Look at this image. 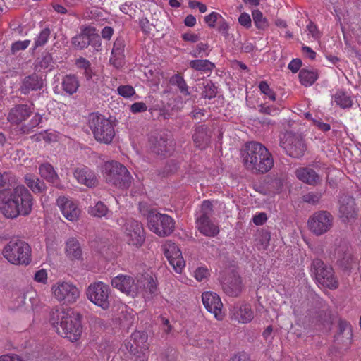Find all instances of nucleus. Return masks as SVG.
Masks as SVG:
<instances>
[{
    "label": "nucleus",
    "instance_id": "nucleus-1",
    "mask_svg": "<svg viewBox=\"0 0 361 361\" xmlns=\"http://www.w3.org/2000/svg\"><path fill=\"white\" fill-rule=\"evenodd\" d=\"M32 205V195L24 185L0 190V211L8 219L27 216Z\"/></svg>",
    "mask_w": 361,
    "mask_h": 361
},
{
    "label": "nucleus",
    "instance_id": "nucleus-2",
    "mask_svg": "<svg viewBox=\"0 0 361 361\" xmlns=\"http://www.w3.org/2000/svg\"><path fill=\"white\" fill-rule=\"evenodd\" d=\"M50 322L59 335L71 342L78 341L82 334L80 315L71 308L60 307L53 309Z\"/></svg>",
    "mask_w": 361,
    "mask_h": 361
},
{
    "label": "nucleus",
    "instance_id": "nucleus-3",
    "mask_svg": "<svg viewBox=\"0 0 361 361\" xmlns=\"http://www.w3.org/2000/svg\"><path fill=\"white\" fill-rule=\"evenodd\" d=\"M241 157L245 167L255 173H266L274 166L272 154L258 142H246L241 149Z\"/></svg>",
    "mask_w": 361,
    "mask_h": 361
},
{
    "label": "nucleus",
    "instance_id": "nucleus-4",
    "mask_svg": "<svg viewBox=\"0 0 361 361\" xmlns=\"http://www.w3.org/2000/svg\"><path fill=\"white\" fill-rule=\"evenodd\" d=\"M42 116L34 113L33 104H16L11 108L7 116L8 121L12 125H21L23 134L31 133L42 122Z\"/></svg>",
    "mask_w": 361,
    "mask_h": 361
},
{
    "label": "nucleus",
    "instance_id": "nucleus-5",
    "mask_svg": "<svg viewBox=\"0 0 361 361\" xmlns=\"http://www.w3.org/2000/svg\"><path fill=\"white\" fill-rule=\"evenodd\" d=\"M140 213L147 219L149 229L160 237L169 235L175 228V221L169 215L161 214L155 209L140 204Z\"/></svg>",
    "mask_w": 361,
    "mask_h": 361
},
{
    "label": "nucleus",
    "instance_id": "nucleus-6",
    "mask_svg": "<svg viewBox=\"0 0 361 361\" xmlns=\"http://www.w3.org/2000/svg\"><path fill=\"white\" fill-rule=\"evenodd\" d=\"M106 182L117 188L128 189L133 178L126 166L116 161L106 162L102 167Z\"/></svg>",
    "mask_w": 361,
    "mask_h": 361
},
{
    "label": "nucleus",
    "instance_id": "nucleus-7",
    "mask_svg": "<svg viewBox=\"0 0 361 361\" xmlns=\"http://www.w3.org/2000/svg\"><path fill=\"white\" fill-rule=\"evenodd\" d=\"M88 125L97 142L107 145L112 142L115 136V130L109 119L102 114H91Z\"/></svg>",
    "mask_w": 361,
    "mask_h": 361
},
{
    "label": "nucleus",
    "instance_id": "nucleus-8",
    "mask_svg": "<svg viewBox=\"0 0 361 361\" xmlns=\"http://www.w3.org/2000/svg\"><path fill=\"white\" fill-rule=\"evenodd\" d=\"M3 255L13 264L27 265L31 262V247L21 240H11L4 248Z\"/></svg>",
    "mask_w": 361,
    "mask_h": 361
},
{
    "label": "nucleus",
    "instance_id": "nucleus-9",
    "mask_svg": "<svg viewBox=\"0 0 361 361\" xmlns=\"http://www.w3.org/2000/svg\"><path fill=\"white\" fill-rule=\"evenodd\" d=\"M311 273L316 281L324 287L336 289L338 286V281L334 274L333 268L319 259H315L311 264Z\"/></svg>",
    "mask_w": 361,
    "mask_h": 361
},
{
    "label": "nucleus",
    "instance_id": "nucleus-10",
    "mask_svg": "<svg viewBox=\"0 0 361 361\" xmlns=\"http://www.w3.org/2000/svg\"><path fill=\"white\" fill-rule=\"evenodd\" d=\"M334 220V218L329 212L320 210L310 216L307 225L312 233L317 236H319L331 229Z\"/></svg>",
    "mask_w": 361,
    "mask_h": 361
},
{
    "label": "nucleus",
    "instance_id": "nucleus-11",
    "mask_svg": "<svg viewBox=\"0 0 361 361\" xmlns=\"http://www.w3.org/2000/svg\"><path fill=\"white\" fill-rule=\"evenodd\" d=\"M54 298L63 305L73 304L80 296L78 288L72 283L58 281L51 287Z\"/></svg>",
    "mask_w": 361,
    "mask_h": 361
},
{
    "label": "nucleus",
    "instance_id": "nucleus-12",
    "mask_svg": "<svg viewBox=\"0 0 361 361\" xmlns=\"http://www.w3.org/2000/svg\"><path fill=\"white\" fill-rule=\"evenodd\" d=\"M124 238L128 245L140 247L145 241V235L142 224L133 219L125 220L123 225Z\"/></svg>",
    "mask_w": 361,
    "mask_h": 361
},
{
    "label": "nucleus",
    "instance_id": "nucleus-13",
    "mask_svg": "<svg viewBox=\"0 0 361 361\" xmlns=\"http://www.w3.org/2000/svg\"><path fill=\"white\" fill-rule=\"evenodd\" d=\"M281 147L286 154L293 158H300L307 149L306 144L302 137L296 133H287L281 141Z\"/></svg>",
    "mask_w": 361,
    "mask_h": 361
},
{
    "label": "nucleus",
    "instance_id": "nucleus-14",
    "mask_svg": "<svg viewBox=\"0 0 361 361\" xmlns=\"http://www.w3.org/2000/svg\"><path fill=\"white\" fill-rule=\"evenodd\" d=\"M109 286L101 281L90 284L86 292L87 298L103 310H107L109 307Z\"/></svg>",
    "mask_w": 361,
    "mask_h": 361
},
{
    "label": "nucleus",
    "instance_id": "nucleus-15",
    "mask_svg": "<svg viewBox=\"0 0 361 361\" xmlns=\"http://www.w3.org/2000/svg\"><path fill=\"white\" fill-rule=\"evenodd\" d=\"M113 287L118 289L128 295L134 297L137 295L141 286L130 276L119 274L111 280Z\"/></svg>",
    "mask_w": 361,
    "mask_h": 361
},
{
    "label": "nucleus",
    "instance_id": "nucleus-16",
    "mask_svg": "<svg viewBox=\"0 0 361 361\" xmlns=\"http://www.w3.org/2000/svg\"><path fill=\"white\" fill-rule=\"evenodd\" d=\"M163 252L174 270L180 273L185 266L182 253L176 243L167 241L162 245Z\"/></svg>",
    "mask_w": 361,
    "mask_h": 361
},
{
    "label": "nucleus",
    "instance_id": "nucleus-17",
    "mask_svg": "<svg viewBox=\"0 0 361 361\" xmlns=\"http://www.w3.org/2000/svg\"><path fill=\"white\" fill-rule=\"evenodd\" d=\"M174 149V140L169 133L159 134L154 139L152 150L157 154L170 155Z\"/></svg>",
    "mask_w": 361,
    "mask_h": 361
},
{
    "label": "nucleus",
    "instance_id": "nucleus-18",
    "mask_svg": "<svg viewBox=\"0 0 361 361\" xmlns=\"http://www.w3.org/2000/svg\"><path fill=\"white\" fill-rule=\"evenodd\" d=\"M334 257L337 264L344 270L350 269L354 262L351 250L345 242L340 241L336 245Z\"/></svg>",
    "mask_w": 361,
    "mask_h": 361
},
{
    "label": "nucleus",
    "instance_id": "nucleus-19",
    "mask_svg": "<svg viewBox=\"0 0 361 361\" xmlns=\"http://www.w3.org/2000/svg\"><path fill=\"white\" fill-rule=\"evenodd\" d=\"M202 300L207 311L214 314L215 318L218 320H221L223 319V304L219 296L216 293L212 292L203 293L202 295Z\"/></svg>",
    "mask_w": 361,
    "mask_h": 361
},
{
    "label": "nucleus",
    "instance_id": "nucleus-20",
    "mask_svg": "<svg viewBox=\"0 0 361 361\" xmlns=\"http://www.w3.org/2000/svg\"><path fill=\"white\" fill-rule=\"evenodd\" d=\"M56 204L67 220L75 221L78 219L80 210L73 200L64 196L59 197L56 200Z\"/></svg>",
    "mask_w": 361,
    "mask_h": 361
},
{
    "label": "nucleus",
    "instance_id": "nucleus-21",
    "mask_svg": "<svg viewBox=\"0 0 361 361\" xmlns=\"http://www.w3.org/2000/svg\"><path fill=\"white\" fill-rule=\"evenodd\" d=\"M338 212L342 218L354 219L357 215L354 198L348 195L342 194L338 199Z\"/></svg>",
    "mask_w": 361,
    "mask_h": 361
},
{
    "label": "nucleus",
    "instance_id": "nucleus-22",
    "mask_svg": "<svg viewBox=\"0 0 361 361\" xmlns=\"http://www.w3.org/2000/svg\"><path fill=\"white\" fill-rule=\"evenodd\" d=\"M222 289L228 296H238L242 291L241 278L234 273L230 274L223 281Z\"/></svg>",
    "mask_w": 361,
    "mask_h": 361
},
{
    "label": "nucleus",
    "instance_id": "nucleus-23",
    "mask_svg": "<svg viewBox=\"0 0 361 361\" xmlns=\"http://www.w3.org/2000/svg\"><path fill=\"white\" fill-rule=\"evenodd\" d=\"M231 318L240 323H249L254 318V312L249 304H238L231 310Z\"/></svg>",
    "mask_w": 361,
    "mask_h": 361
},
{
    "label": "nucleus",
    "instance_id": "nucleus-24",
    "mask_svg": "<svg viewBox=\"0 0 361 361\" xmlns=\"http://www.w3.org/2000/svg\"><path fill=\"white\" fill-rule=\"evenodd\" d=\"M43 85L42 78L36 73H32L23 79L19 90L21 94L26 95L32 91L41 90Z\"/></svg>",
    "mask_w": 361,
    "mask_h": 361
},
{
    "label": "nucleus",
    "instance_id": "nucleus-25",
    "mask_svg": "<svg viewBox=\"0 0 361 361\" xmlns=\"http://www.w3.org/2000/svg\"><path fill=\"white\" fill-rule=\"evenodd\" d=\"M295 174L300 181L310 185H317L320 184L322 181L318 173L310 167L298 168L295 170Z\"/></svg>",
    "mask_w": 361,
    "mask_h": 361
},
{
    "label": "nucleus",
    "instance_id": "nucleus-26",
    "mask_svg": "<svg viewBox=\"0 0 361 361\" xmlns=\"http://www.w3.org/2000/svg\"><path fill=\"white\" fill-rule=\"evenodd\" d=\"M194 131L192 140L195 146L201 149H204L209 143L211 131L205 125L195 126Z\"/></svg>",
    "mask_w": 361,
    "mask_h": 361
},
{
    "label": "nucleus",
    "instance_id": "nucleus-27",
    "mask_svg": "<svg viewBox=\"0 0 361 361\" xmlns=\"http://www.w3.org/2000/svg\"><path fill=\"white\" fill-rule=\"evenodd\" d=\"M73 175L78 183L87 187L92 188L97 184V178L94 172L86 166L76 168Z\"/></svg>",
    "mask_w": 361,
    "mask_h": 361
},
{
    "label": "nucleus",
    "instance_id": "nucleus-28",
    "mask_svg": "<svg viewBox=\"0 0 361 361\" xmlns=\"http://www.w3.org/2000/svg\"><path fill=\"white\" fill-rule=\"evenodd\" d=\"M333 322V315L328 305H322L321 308L314 313L312 323L316 325H322L324 327H329Z\"/></svg>",
    "mask_w": 361,
    "mask_h": 361
},
{
    "label": "nucleus",
    "instance_id": "nucleus-29",
    "mask_svg": "<svg viewBox=\"0 0 361 361\" xmlns=\"http://www.w3.org/2000/svg\"><path fill=\"white\" fill-rule=\"evenodd\" d=\"M95 32V28L87 27L82 30L80 34L75 36L71 39L73 46L78 49H83L90 44V36Z\"/></svg>",
    "mask_w": 361,
    "mask_h": 361
},
{
    "label": "nucleus",
    "instance_id": "nucleus-30",
    "mask_svg": "<svg viewBox=\"0 0 361 361\" xmlns=\"http://www.w3.org/2000/svg\"><path fill=\"white\" fill-rule=\"evenodd\" d=\"M197 225L200 232L206 236L214 237L219 232L218 226L211 221L210 218L199 217Z\"/></svg>",
    "mask_w": 361,
    "mask_h": 361
},
{
    "label": "nucleus",
    "instance_id": "nucleus-31",
    "mask_svg": "<svg viewBox=\"0 0 361 361\" xmlns=\"http://www.w3.org/2000/svg\"><path fill=\"white\" fill-rule=\"evenodd\" d=\"M25 183L35 193H42L47 189L44 182L32 174L25 176Z\"/></svg>",
    "mask_w": 361,
    "mask_h": 361
},
{
    "label": "nucleus",
    "instance_id": "nucleus-32",
    "mask_svg": "<svg viewBox=\"0 0 361 361\" xmlns=\"http://www.w3.org/2000/svg\"><path fill=\"white\" fill-rule=\"evenodd\" d=\"M39 172L41 177L52 184L56 183L59 179L57 173L50 164H41L39 167Z\"/></svg>",
    "mask_w": 361,
    "mask_h": 361
},
{
    "label": "nucleus",
    "instance_id": "nucleus-33",
    "mask_svg": "<svg viewBox=\"0 0 361 361\" xmlns=\"http://www.w3.org/2000/svg\"><path fill=\"white\" fill-rule=\"evenodd\" d=\"M61 85L63 91L73 94L79 87V81L75 75H67L63 78Z\"/></svg>",
    "mask_w": 361,
    "mask_h": 361
},
{
    "label": "nucleus",
    "instance_id": "nucleus-34",
    "mask_svg": "<svg viewBox=\"0 0 361 361\" xmlns=\"http://www.w3.org/2000/svg\"><path fill=\"white\" fill-rule=\"evenodd\" d=\"M131 341L133 342L140 353L143 354L148 348L147 343V334L144 331H135L131 335Z\"/></svg>",
    "mask_w": 361,
    "mask_h": 361
},
{
    "label": "nucleus",
    "instance_id": "nucleus-35",
    "mask_svg": "<svg viewBox=\"0 0 361 361\" xmlns=\"http://www.w3.org/2000/svg\"><path fill=\"white\" fill-rule=\"evenodd\" d=\"M137 281L141 286L140 288H142L146 293H149L151 295L156 294L157 285L152 276L142 275Z\"/></svg>",
    "mask_w": 361,
    "mask_h": 361
},
{
    "label": "nucleus",
    "instance_id": "nucleus-36",
    "mask_svg": "<svg viewBox=\"0 0 361 361\" xmlns=\"http://www.w3.org/2000/svg\"><path fill=\"white\" fill-rule=\"evenodd\" d=\"M300 83L305 86H311L318 78L317 73L314 70L302 68L299 73Z\"/></svg>",
    "mask_w": 361,
    "mask_h": 361
},
{
    "label": "nucleus",
    "instance_id": "nucleus-37",
    "mask_svg": "<svg viewBox=\"0 0 361 361\" xmlns=\"http://www.w3.org/2000/svg\"><path fill=\"white\" fill-rule=\"evenodd\" d=\"M334 99L336 104L342 109H348L353 105L351 97L343 90L337 91L334 95Z\"/></svg>",
    "mask_w": 361,
    "mask_h": 361
},
{
    "label": "nucleus",
    "instance_id": "nucleus-38",
    "mask_svg": "<svg viewBox=\"0 0 361 361\" xmlns=\"http://www.w3.org/2000/svg\"><path fill=\"white\" fill-rule=\"evenodd\" d=\"M67 255L73 259H80L82 255V250L78 241L74 238L69 239L66 243Z\"/></svg>",
    "mask_w": 361,
    "mask_h": 361
},
{
    "label": "nucleus",
    "instance_id": "nucleus-39",
    "mask_svg": "<svg viewBox=\"0 0 361 361\" xmlns=\"http://www.w3.org/2000/svg\"><path fill=\"white\" fill-rule=\"evenodd\" d=\"M189 65L190 68L198 71H212L215 66L213 63L207 59L192 60Z\"/></svg>",
    "mask_w": 361,
    "mask_h": 361
},
{
    "label": "nucleus",
    "instance_id": "nucleus-40",
    "mask_svg": "<svg viewBox=\"0 0 361 361\" xmlns=\"http://www.w3.org/2000/svg\"><path fill=\"white\" fill-rule=\"evenodd\" d=\"M170 83L172 85L177 86L181 94L185 96L190 94L188 91V86L186 84L183 77L180 74H175L170 79Z\"/></svg>",
    "mask_w": 361,
    "mask_h": 361
},
{
    "label": "nucleus",
    "instance_id": "nucleus-41",
    "mask_svg": "<svg viewBox=\"0 0 361 361\" xmlns=\"http://www.w3.org/2000/svg\"><path fill=\"white\" fill-rule=\"evenodd\" d=\"M252 15L254 23L258 29L264 30L268 27L269 23L267 20L263 16V14L260 11L254 10L252 12Z\"/></svg>",
    "mask_w": 361,
    "mask_h": 361
},
{
    "label": "nucleus",
    "instance_id": "nucleus-42",
    "mask_svg": "<svg viewBox=\"0 0 361 361\" xmlns=\"http://www.w3.org/2000/svg\"><path fill=\"white\" fill-rule=\"evenodd\" d=\"M322 197V193L319 191L309 192L302 195V200L303 202L315 205L317 204Z\"/></svg>",
    "mask_w": 361,
    "mask_h": 361
},
{
    "label": "nucleus",
    "instance_id": "nucleus-43",
    "mask_svg": "<svg viewBox=\"0 0 361 361\" xmlns=\"http://www.w3.org/2000/svg\"><path fill=\"white\" fill-rule=\"evenodd\" d=\"M54 62L53 61L51 54L49 53H46L39 59L38 63L37 64V68H39V71H41L42 69L51 70L54 67Z\"/></svg>",
    "mask_w": 361,
    "mask_h": 361
},
{
    "label": "nucleus",
    "instance_id": "nucleus-44",
    "mask_svg": "<svg viewBox=\"0 0 361 361\" xmlns=\"http://www.w3.org/2000/svg\"><path fill=\"white\" fill-rule=\"evenodd\" d=\"M90 214L97 217L105 216L108 212L107 207L102 202H98L94 207L90 208Z\"/></svg>",
    "mask_w": 361,
    "mask_h": 361
},
{
    "label": "nucleus",
    "instance_id": "nucleus-45",
    "mask_svg": "<svg viewBox=\"0 0 361 361\" xmlns=\"http://www.w3.org/2000/svg\"><path fill=\"white\" fill-rule=\"evenodd\" d=\"M51 31L49 28L43 29L35 39L34 48L36 49L39 47L44 46L47 43Z\"/></svg>",
    "mask_w": 361,
    "mask_h": 361
},
{
    "label": "nucleus",
    "instance_id": "nucleus-46",
    "mask_svg": "<svg viewBox=\"0 0 361 361\" xmlns=\"http://www.w3.org/2000/svg\"><path fill=\"white\" fill-rule=\"evenodd\" d=\"M337 334H345V341L348 342V338L353 336L350 324L348 322L341 319L338 322V331Z\"/></svg>",
    "mask_w": 361,
    "mask_h": 361
},
{
    "label": "nucleus",
    "instance_id": "nucleus-47",
    "mask_svg": "<svg viewBox=\"0 0 361 361\" xmlns=\"http://www.w3.org/2000/svg\"><path fill=\"white\" fill-rule=\"evenodd\" d=\"M204 89L202 92V97L211 99L216 96L217 88L212 82H207L204 85Z\"/></svg>",
    "mask_w": 361,
    "mask_h": 361
},
{
    "label": "nucleus",
    "instance_id": "nucleus-48",
    "mask_svg": "<svg viewBox=\"0 0 361 361\" xmlns=\"http://www.w3.org/2000/svg\"><path fill=\"white\" fill-rule=\"evenodd\" d=\"M351 340L352 337H350L348 342L345 341V334H337L334 337V342L341 350L347 349L351 343Z\"/></svg>",
    "mask_w": 361,
    "mask_h": 361
},
{
    "label": "nucleus",
    "instance_id": "nucleus-49",
    "mask_svg": "<svg viewBox=\"0 0 361 361\" xmlns=\"http://www.w3.org/2000/svg\"><path fill=\"white\" fill-rule=\"evenodd\" d=\"M15 182V177L9 172H0V188L8 187Z\"/></svg>",
    "mask_w": 361,
    "mask_h": 361
},
{
    "label": "nucleus",
    "instance_id": "nucleus-50",
    "mask_svg": "<svg viewBox=\"0 0 361 361\" xmlns=\"http://www.w3.org/2000/svg\"><path fill=\"white\" fill-rule=\"evenodd\" d=\"M259 88L262 93L267 95L271 101L276 100V94L269 87L267 82L261 81L259 85Z\"/></svg>",
    "mask_w": 361,
    "mask_h": 361
},
{
    "label": "nucleus",
    "instance_id": "nucleus-51",
    "mask_svg": "<svg viewBox=\"0 0 361 361\" xmlns=\"http://www.w3.org/2000/svg\"><path fill=\"white\" fill-rule=\"evenodd\" d=\"M213 205L209 200H204L201 206V215L200 217L210 218L212 215Z\"/></svg>",
    "mask_w": 361,
    "mask_h": 361
},
{
    "label": "nucleus",
    "instance_id": "nucleus-52",
    "mask_svg": "<svg viewBox=\"0 0 361 361\" xmlns=\"http://www.w3.org/2000/svg\"><path fill=\"white\" fill-rule=\"evenodd\" d=\"M124 47L123 39L122 38H117L114 43L111 54L118 55L120 57L123 54Z\"/></svg>",
    "mask_w": 361,
    "mask_h": 361
},
{
    "label": "nucleus",
    "instance_id": "nucleus-53",
    "mask_svg": "<svg viewBox=\"0 0 361 361\" xmlns=\"http://www.w3.org/2000/svg\"><path fill=\"white\" fill-rule=\"evenodd\" d=\"M117 91L121 96L125 98H129L135 94V91L131 85H121L118 87Z\"/></svg>",
    "mask_w": 361,
    "mask_h": 361
},
{
    "label": "nucleus",
    "instance_id": "nucleus-54",
    "mask_svg": "<svg viewBox=\"0 0 361 361\" xmlns=\"http://www.w3.org/2000/svg\"><path fill=\"white\" fill-rule=\"evenodd\" d=\"M221 15L217 12H212L210 14L204 17V21L210 27H214L215 23L221 18Z\"/></svg>",
    "mask_w": 361,
    "mask_h": 361
},
{
    "label": "nucleus",
    "instance_id": "nucleus-55",
    "mask_svg": "<svg viewBox=\"0 0 361 361\" xmlns=\"http://www.w3.org/2000/svg\"><path fill=\"white\" fill-rule=\"evenodd\" d=\"M30 43V40L17 41L13 43L11 45L12 54H14L19 51L25 50L29 46Z\"/></svg>",
    "mask_w": 361,
    "mask_h": 361
},
{
    "label": "nucleus",
    "instance_id": "nucleus-56",
    "mask_svg": "<svg viewBox=\"0 0 361 361\" xmlns=\"http://www.w3.org/2000/svg\"><path fill=\"white\" fill-rule=\"evenodd\" d=\"M228 24L225 20V19L221 17V18L218 21V32L221 34L225 38L228 37Z\"/></svg>",
    "mask_w": 361,
    "mask_h": 361
},
{
    "label": "nucleus",
    "instance_id": "nucleus-57",
    "mask_svg": "<svg viewBox=\"0 0 361 361\" xmlns=\"http://www.w3.org/2000/svg\"><path fill=\"white\" fill-rule=\"evenodd\" d=\"M209 275V270L203 267H198L195 271V277L198 281H202Z\"/></svg>",
    "mask_w": 361,
    "mask_h": 361
},
{
    "label": "nucleus",
    "instance_id": "nucleus-58",
    "mask_svg": "<svg viewBox=\"0 0 361 361\" xmlns=\"http://www.w3.org/2000/svg\"><path fill=\"white\" fill-rule=\"evenodd\" d=\"M90 44L94 47V49L99 51L102 48V43L100 40V37L97 34H95L94 32H92L91 36H90Z\"/></svg>",
    "mask_w": 361,
    "mask_h": 361
},
{
    "label": "nucleus",
    "instance_id": "nucleus-59",
    "mask_svg": "<svg viewBox=\"0 0 361 361\" xmlns=\"http://www.w3.org/2000/svg\"><path fill=\"white\" fill-rule=\"evenodd\" d=\"M208 48H209V46L207 44L202 43V42L199 43L197 45L195 50H194L191 53V54L194 57H202V53L205 52L208 49Z\"/></svg>",
    "mask_w": 361,
    "mask_h": 361
},
{
    "label": "nucleus",
    "instance_id": "nucleus-60",
    "mask_svg": "<svg viewBox=\"0 0 361 361\" xmlns=\"http://www.w3.org/2000/svg\"><path fill=\"white\" fill-rule=\"evenodd\" d=\"M238 22L242 26L246 28L250 27L252 25L250 16L246 13H243L240 14L238 18Z\"/></svg>",
    "mask_w": 361,
    "mask_h": 361
},
{
    "label": "nucleus",
    "instance_id": "nucleus-61",
    "mask_svg": "<svg viewBox=\"0 0 361 361\" xmlns=\"http://www.w3.org/2000/svg\"><path fill=\"white\" fill-rule=\"evenodd\" d=\"M147 109V105L144 102H135L130 106V111L134 113L144 112Z\"/></svg>",
    "mask_w": 361,
    "mask_h": 361
},
{
    "label": "nucleus",
    "instance_id": "nucleus-62",
    "mask_svg": "<svg viewBox=\"0 0 361 361\" xmlns=\"http://www.w3.org/2000/svg\"><path fill=\"white\" fill-rule=\"evenodd\" d=\"M302 66V61L300 59H293L288 64V68L293 72L297 73Z\"/></svg>",
    "mask_w": 361,
    "mask_h": 361
},
{
    "label": "nucleus",
    "instance_id": "nucleus-63",
    "mask_svg": "<svg viewBox=\"0 0 361 361\" xmlns=\"http://www.w3.org/2000/svg\"><path fill=\"white\" fill-rule=\"evenodd\" d=\"M164 357L167 361H174L177 357V352L173 348H168L164 352Z\"/></svg>",
    "mask_w": 361,
    "mask_h": 361
},
{
    "label": "nucleus",
    "instance_id": "nucleus-64",
    "mask_svg": "<svg viewBox=\"0 0 361 361\" xmlns=\"http://www.w3.org/2000/svg\"><path fill=\"white\" fill-rule=\"evenodd\" d=\"M0 361H25L21 357L18 355H3L0 356Z\"/></svg>",
    "mask_w": 361,
    "mask_h": 361
}]
</instances>
